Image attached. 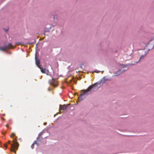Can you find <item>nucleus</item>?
Returning <instances> with one entry per match:
<instances>
[{"label":"nucleus","mask_w":154,"mask_h":154,"mask_svg":"<svg viewBox=\"0 0 154 154\" xmlns=\"http://www.w3.org/2000/svg\"><path fill=\"white\" fill-rule=\"evenodd\" d=\"M42 133L40 132L39 134L38 137H37V139L38 140L39 139V136L41 135Z\"/></svg>","instance_id":"9d476101"},{"label":"nucleus","mask_w":154,"mask_h":154,"mask_svg":"<svg viewBox=\"0 0 154 154\" xmlns=\"http://www.w3.org/2000/svg\"><path fill=\"white\" fill-rule=\"evenodd\" d=\"M8 29H6V30H5V31H6V32L8 31Z\"/></svg>","instance_id":"f3484780"},{"label":"nucleus","mask_w":154,"mask_h":154,"mask_svg":"<svg viewBox=\"0 0 154 154\" xmlns=\"http://www.w3.org/2000/svg\"><path fill=\"white\" fill-rule=\"evenodd\" d=\"M152 40H153V39L151 40H150V41H152Z\"/></svg>","instance_id":"412c9836"},{"label":"nucleus","mask_w":154,"mask_h":154,"mask_svg":"<svg viewBox=\"0 0 154 154\" xmlns=\"http://www.w3.org/2000/svg\"><path fill=\"white\" fill-rule=\"evenodd\" d=\"M9 121H11V119H10V120H9Z\"/></svg>","instance_id":"aec40b11"},{"label":"nucleus","mask_w":154,"mask_h":154,"mask_svg":"<svg viewBox=\"0 0 154 154\" xmlns=\"http://www.w3.org/2000/svg\"><path fill=\"white\" fill-rule=\"evenodd\" d=\"M46 124H47V123H46V122H44V125H46Z\"/></svg>","instance_id":"ddd939ff"},{"label":"nucleus","mask_w":154,"mask_h":154,"mask_svg":"<svg viewBox=\"0 0 154 154\" xmlns=\"http://www.w3.org/2000/svg\"><path fill=\"white\" fill-rule=\"evenodd\" d=\"M13 144H11V150L14 152L15 151L14 150V149H17L18 148L19 144L15 140L13 141Z\"/></svg>","instance_id":"f03ea898"},{"label":"nucleus","mask_w":154,"mask_h":154,"mask_svg":"<svg viewBox=\"0 0 154 154\" xmlns=\"http://www.w3.org/2000/svg\"><path fill=\"white\" fill-rule=\"evenodd\" d=\"M40 69H41V71L42 73H45L47 75H48L49 72L48 69H46L45 68H41V67Z\"/></svg>","instance_id":"39448f33"},{"label":"nucleus","mask_w":154,"mask_h":154,"mask_svg":"<svg viewBox=\"0 0 154 154\" xmlns=\"http://www.w3.org/2000/svg\"><path fill=\"white\" fill-rule=\"evenodd\" d=\"M154 47V45H153V47H152V48H153Z\"/></svg>","instance_id":"6ab92c4d"},{"label":"nucleus","mask_w":154,"mask_h":154,"mask_svg":"<svg viewBox=\"0 0 154 154\" xmlns=\"http://www.w3.org/2000/svg\"><path fill=\"white\" fill-rule=\"evenodd\" d=\"M49 83L50 84L53 85L55 87L57 86V85L55 84L53 81L49 82Z\"/></svg>","instance_id":"1a4fd4ad"},{"label":"nucleus","mask_w":154,"mask_h":154,"mask_svg":"<svg viewBox=\"0 0 154 154\" xmlns=\"http://www.w3.org/2000/svg\"><path fill=\"white\" fill-rule=\"evenodd\" d=\"M50 89L49 88H48V91H50Z\"/></svg>","instance_id":"dca6fc26"},{"label":"nucleus","mask_w":154,"mask_h":154,"mask_svg":"<svg viewBox=\"0 0 154 154\" xmlns=\"http://www.w3.org/2000/svg\"><path fill=\"white\" fill-rule=\"evenodd\" d=\"M11 46H12V44L11 43H9L8 45H5L3 47H0V50L5 51L7 49L11 48Z\"/></svg>","instance_id":"7ed1b4c3"},{"label":"nucleus","mask_w":154,"mask_h":154,"mask_svg":"<svg viewBox=\"0 0 154 154\" xmlns=\"http://www.w3.org/2000/svg\"><path fill=\"white\" fill-rule=\"evenodd\" d=\"M69 106V104H67L63 105H60V109L63 110H65L67 109L68 107Z\"/></svg>","instance_id":"20e7f679"},{"label":"nucleus","mask_w":154,"mask_h":154,"mask_svg":"<svg viewBox=\"0 0 154 154\" xmlns=\"http://www.w3.org/2000/svg\"><path fill=\"white\" fill-rule=\"evenodd\" d=\"M6 126L7 127H8V124H7L6 125Z\"/></svg>","instance_id":"2eb2a0df"},{"label":"nucleus","mask_w":154,"mask_h":154,"mask_svg":"<svg viewBox=\"0 0 154 154\" xmlns=\"http://www.w3.org/2000/svg\"><path fill=\"white\" fill-rule=\"evenodd\" d=\"M37 141L36 140H35L34 142L32 144V145L31 146V147L32 149H33L34 147V144H37V145H38V143H37Z\"/></svg>","instance_id":"6e6552de"},{"label":"nucleus","mask_w":154,"mask_h":154,"mask_svg":"<svg viewBox=\"0 0 154 154\" xmlns=\"http://www.w3.org/2000/svg\"><path fill=\"white\" fill-rule=\"evenodd\" d=\"M4 147H5L6 148H7V144H4Z\"/></svg>","instance_id":"9b49d317"},{"label":"nucleus","mask_w":154,"mask_h":154,"mask_svg":"<svg viewBox=\"0 0 154 154\" xmlns=\"http://www.w3.org/2000/svg\"><path fill=\"white\" fill-rule=\"evenodd\" d=\"M105 77H103L100 82L96 83L90 86L86 90H83V92L79 97V99L80 100H83L91 92L97 91L100 88V86H98V84L100 85L101 84H103L105 83Z\"/></svg>","instance_id":"f257e3e1"},{"label":"nucleus","mask_w":154,"mask_h":154,"mask_svg":"<svg viewBox=\"0 0 154 154\" xmlns=\"http://www.w3.org/2000/svg\"><path fill=\"white\" fill-rule=\"evenodd\" d=\"M10 141H8V144H10Z\"/></svg>","instance_id":"4468645a"},{"label":"nucleus","mask_w":154,"mask_h":154,"mask_svg":"<svg viewBox=\"0 0 154 154\" xmlns=\"http://www.w3.org/2000/svg\"><path fill=\"white\" fill-rule=\"evenodd\" d=\"M150 49H149L147 51H145V54L144 55H142L140 58V59L139 60V61L141 59H143L144 58V57L147 54V53L148 52V51Z\"/></svg>","instance_id":"0eeeda50"},{"label":"nucleus","mask_w":154,"mask_h":154,"mask_svg":"<svg viewBox=\"0 0 154 154\" xmlns=\"http://www.w3.org/2000/svg\"><path fill=\"white\" fill-rule=\"evenodd\" d=\"M15 135V134L14 133H12L11 134V137H12V136H14Z\"/></svg>","instance_id":"f8f14e48"},{"label":"nucleus","mask_w":154,"mask_h":154,"mask_svg":"<svg viewBox=\"0 0 154 154\" xmlns=\"http://www.w3.org/2000/svg\"><path fill=\"white\" fill-rule=\"evenodd\" d=\"M35 63L36 65L39 68H40V66H39L38 64L39 63V59H38L37 58V55L36 54L35 56Z\"/></svg>","instance_id":"423d86ee"},{"label":"nucleus","mask_w":154,"mask_h":154,"mask_svg":"<svg viewBox=\"0 0 154 154\" xmlns=\"http://www.w3.org/2000/svg\"><path fill=\"white\" fill-rule=\"evenodd\" d=\"M154 47V45H153V47H152V48H153Z\"/></svg>","instance_id":"a211bd4d"}]
</instances>
